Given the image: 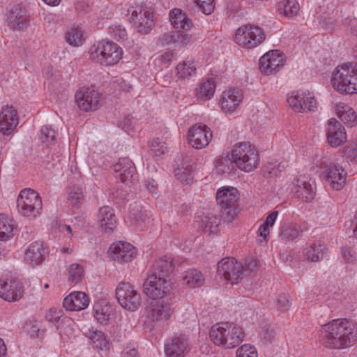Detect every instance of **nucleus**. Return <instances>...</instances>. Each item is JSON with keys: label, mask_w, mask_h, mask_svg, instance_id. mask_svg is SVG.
<instances>
[{"label": "nucleus", "mask_w": 357, "mask_h": 357, "mask_svg": "<svg viewBox=\"0 0 357 357\" xmlns=\"http://www.w3.org/2000/svg\"><path fill=\"white\" fill-rule=\"evenodd\" d=\"M320 335L326 347L342 349L354 342L356 337V324L348 319H335L322 325Z\"/></svg>", "instance_id": "f257e3e1"}, {"label": "nucleus", "mask_w": 357, "mask_h": 357, "mask_svg": "<svg viewBox=\"0 0 357 357\" xmlns=\"http://www.w3.org/2000/svg\"><path fill=\"white\" fill-rule=\"evenodd\" d=\"M209 337L215 346L223 349H233L244 341L245 333L240 325L225 321L211 326Z\"/></svg>", "instance_id": "f03ea898"}, {"label": "nucleus", "mask_w": 357, "mask_h": 357, "mask_svg": "<svg viewBox=\"0 0 357 357\" xmlns=\"http://www.w3.org/2000/svg\"><path fill=\"white\" fill-rule=\"evenodd\" d=\"M332 89L340 95L357 94V64L345 63L337 65L330 77Z\"/></svg>", "instance_id": "7ed1b4c3"}, {"label": "nucleus", "mask_w": 357, "mask_h": 357, "mask_svg": "<svg viewBox=\"0 0 357 357\" xmlns=\"http://www.w3.org/2000/svg\"><path fill=\"white\" fill-rule=\"evenodd\" d=\"M230 160L240 171L249 173L255 170L260 163L257 148L250 142H242L233 146Z\"/></svg>", "instance_id": "20e7f679"}, {"label": "nucleus", "mask_w": 357, "mask_h": 357, "mask_svg": "<svg viewBox=\"0 0 357 357\" xmlns=\"http://www.w3.org/2000/svg\"><path fill=\"white\" fill-rule=\"evenodd\" d=\"M123 49L114 42L102 40L89 49V56L93 62L102 66H113L123 57Z\"/></svg>", "instance_id": "39448f33"}, {"label": "nucleus", "mask_w": 357, "mask_h": 357, "mask_svg": "<svg viewBox=\"0 0 357 357\" xmlns=\"http://www.w3.org/2000/svg\"><path fill=\"white\" fill-rule=\"evenodd\" d=\"M18 213L28 220L38 218L43 211V202L40 195L31 188L20 191L17 199Z\"/></svg>", "instance_id": "423d86ee"}, {"label": "nucleus", "mask_w": 357, "mask_h": 357, "mask_svg": "<svg viewBox=\"0 0 357 357\" xmlns=\"http://www.w3.org/2000/svg\"><path fill=\"white\" fill-rule=\"evenodd\" d=\"M234 43L245 50H252L261 45L266 33L259 26L246 24L239 26L233 36Z\"/></svg>", "instance_id": "0eeeda50"}, {"label": "nucleus", "mask_w": 357, "mask_h": 357, "mask_svg": "<svg viewBox=\"0 0 357 357\" xmlns=\"http://www.w3.org/2000/svg\"><path fill=\"white\" fill-rule=\"evenodd\" d=\"M171 286L168 280L156 273H152L144 280L142 291L149 298L153 300H165L170 291Z\"/></svg>", "instance_id": "6e6552de"}, {"label": "nucleus", "mask_w": 357, "mask_h": 357, "mask_svg": "<svg viewBox=\"0 0 357 357\" xmlns=\"http://www.w3.org/2000/svg\"><path fill=\"white\" fill-rule=\"evenodd\" d=\"M129 21L136 30L142 34H147L153 29L155 20L151 8L143 6H132L128 10Z\"/></svg>", "instance_id": "1a4fd4ad"}, {"label": "nucleus", "mask_w": 357, "mask_h": 357, "mask_svg": "<svg viewBox=\"0 0 357 357\" xmlns=\"http://www.w3.org/2000/svg\"><path fill=\"white\" fill-rule=\"evenodd\" d=\"M217 273L220 280L227 284L235 285L243 280L244 268L234 258H225L218 262Z\"/></svg>", "instance_id": "9d476101"}, {"label": "nucleus", "mask_w": 357, "mask_h": 357, "mask_svg": "<svg viewBox=\"0 0 357 357\" xmlns=\"http://www.w3.org/2000/svg\"><path fill=\"white\" fill-rule=\"evenodd\" d=\"M174 308L169 299L153 300L144 307L145 322L152 324L167 321Z\"/></svg>", "instance_id": "9b49d317"}, {"label": "nucleus", "mask_w": 357, "mask_h": 357, "mask_svg": "<svg viewBox=\"0 0 357 357\" xmlns=\"http://www.w3.org/2000/svg\"><path fill=\"white\" fill-rule=\"evenodd\" d=\"M75 102L82 112H94L103 105L104 97L98 90L83 87L75 93Z\"/></svg>", "instance_id": "f8f14e48"}, {"label": "nucleus", "mask_w": 357, "mask_h": 357, "mask_svg": "<svg viewBox=\"0 0 357 357\" xmlns=\"http://www.w3.org/2000/svg\"><path fill=\"white\" fill-rule=\"evenodd\" d=\"M116 297L119 305L125 310L135 312L142 304V296L129 282H121L116 288Z\"/></svg>", "instance_id": "ddd939ff"}, {"label": "nucleus", "mask_w": 357, "mask_h": 357, "mask_svg": "<svg viewBox=\"0 0 357 357\" xmlns=\"http://www.w3.org/2000/svg\"><path fill=\"white\" fill-rule=\"evenodd\" d=\"M287 106L295 112L314 111L317 102L312 92L307 90L293 91L287 94Z\"/></svg>", "instance_id": "4468645a"}, {"label": "nucleus", "mask_w": 357, "mask_h": 357, "mask_svg": "<svg viewBox=\"0 0 357 357\" xmlns=\"http://www.w3.org/2000/svg\"><path fill=\"white\" fill-rule=\"evenodd\" d=\"M287 56L279 50H271L263 54L259 61L260 71L266 75H275L285 66Z\"/></svg>", "instance_id": "2eb2a0df"}, {"label": "nucleus", "mask_w": 357, "mask_h": 357, "mask_svg": "<svg viewBox=\"0 0 357 357\" xmlns=\"http://www.w3.org/2000/svg\"><path fill=\"white\" fill-rule=\"evenodd\" d=\"M315 186L309 176L302 174L295 177L289 183L288 190L296 198L305 202H311L315 196Z\"/></svg>", "instance_id": "dca6fc26"}, {"label": "nucleus", "mask_w": 357, "mask_h": 357, "mask_svg": "<svg viewBox=\"0 0 357 357\" xmlns=\"http://www.w3.org/2000/svg\"><path fill=\"white\" fill-rule=\"evenodd\" d=\"M243 100V90L236 87H231L222 92L219 100V106L224 114L232 115L240 108Z\"/></svg>", "instance_id": "f3484780"}, {"label": "nucleus", "mask_w": 357, "mask_h": 357, "mask_svg": "<svg viewBox=\"0 0 357 357\" xmlns=\"http://www.w3.org/2000/svg\"><path fill=\"white\" fill-rule=\"evenodd\" d=\"M23 284L15 277L0 278V298L7 302L20 301L24 295Z\"/></svg>", "instance_id": "a211bd4d"}, {"label": "nucleus", "mask_w": 357, "mask_h": 357, "mask_svg": "<svg viewBox=\"0 0 357 357\" xmlns=\"http://www.w3.org/2000/svg\"><path fill=\"white\" fill-rule=\"evenodd\" d=\"M213 138L211 128L204 123H197L188 131V144L194 149H202L208 145Z\"/></svg>", "instance_id": "6ab92c4d"}, {"label": "nucleus", "mask_w": 357, "mask_h": 357, "mask_svg": "<svg viewBox=\"0 0 357 357\" xmlns=\"http://www.w3.org/2000/svg\"><path fill=\"white\" fill-rule=\"evenodd\" d=\"M110 258L117 263H128L137 255V249L130 243L124 241L114 242L109 248Z\"/></svg>", "instance_id": "aec40b11"}, {"label": "nucleus", "mask_w": 357, "mask_h": 357, "mask_svg": "<svg viewBox=\"0 0 357 357\" xmlns=\"http://www.w3.org/2000/svg\"><path fill=\"white\" fill-rule=\"evenodd\" d=\"M190 348V340L185 335H176L167 340L165 354L167 357H185Z\"/></svg>", "instance_id": "412c9836"}, {"label": "nucleus", "mask_w": 357, "mask_h": 357, "mask_svg": "<svg viewBox=\"0 0 357 357\" xmlns=\"http://www.w3.org/2000/svg\"><path fill=\"white\" fill-rule=\"evenodd\" d=\"M324 176L327 184L333 190L342 189L346 183L347 172L338 162H332L326 167Z\"/></svg>", "instance_id": "4be33fe9"}, {"label": "nucleus", "mask_w": 357, "mask_h": 357, "mask_svg": "<svg viewBox=\"0 0 357 357\" xmlns=\"http://www.w3.org/2000/svg\"><path fill=\"white\" fill-rule=\"evenodd\" d=\"M19 123L17 109L11 105L2 107L0 111V132L8 136L14 132Z\"/></svg>", "instance_id": "5701e85b"}, {"label": "nucleus", "mask_w": 357, "mask_h": 357, "mask_svg": "<svg viewBox=\"0 0 357 357\" xmlns=\"http://www.w3.org/2000/svg\"><path fill=\"white\" fill-rule=\"evenodd\" d=\"M326 134L327 142L332 147L340 146L347 139L344 127L335 118H331L328 121Z\"/></svg>", "instance_id": "b1692460"}, {"label": "nucleus", "mask_w": 357, "mask_h": 357, "mask_svg": "<svg viewBox=\"0 0 357 357\" xmlns=\"http://www.w3.org/2000/svg\"><path fill=\"white\" fill-rule=\"evenodd\" d=\"M98 223L101 231L112 234L117 227L118 221L114 209L108 206L100 208L97 215Z\"/></svg>", "instance_id": "393cba45"}, {"label": "nucleus", "mask_w": 357, "mask_h": 357, "mask_svg": "<svg viewBox=\"0 0 357 357\" xmlns=\"http://www.w3.org/2000/svg\"><path fill=\"white\" fill-rule=\"evenodd\" d=\"M114 176L123 183L128 184L132 182L135 167L132 162L128 158H120L113 165Z\"/></svg>", "instance_id": "a878e982"}, {"label": "nucleus", "mask_w": 357, "mask_h": 357, "mask_svg": "<svg viewBox=\"0 0 357 357\" xmlns=\"http://www.w3.org/2000/svg\"><path fill=\"white\" fill-rule=\"evenodd\" d=\"M48 254V250L41 241L31 243L24 253V261L31 266L40 264Z\"/></svg>", "instance_id": "bb28decb"}, {"label": "nucleus", "mask_w": 357, "mask_h": 357, "mask_svg": "<svg viewBox=\"0 0 357 357\" xmlns=\"http://www.w3.org/2000/svg\"><path fill=\"white\" fill-rule=\"evenodd\" d=\"M90 303L89 296L83 291H73L66 296L63 301V307L68 311H81Z\"/></svg>", "instance_id": "cd10ccee"}, {"label": "nucleus", "mask_w": 357, "mask_h": 357, "mask_svg": "<svg viewBox=\"0 0 357 357\" xmlns=\"http://www.w3.org/2000/svg\"><path fill=\"white\" fill-rule=\"evenodd\" d=\"M215 89L216 82L214 78H202L197 83L194 94L199 101H208L213 98Z\"/></svg>", "instance_id": "c85d7f7f"}, {"label": "nucleus", "mask_w": 357, "mask_h": 357, "mask_svg": "<svg viewBox=\"0 0 357 357\" xmlns=\"http://www.w3.org/2000/svg\"><path fill=\"white\" fill-rule=\"evenodd\" d=\"M333 110L337 117L347 126L353 127L356 124V113L348 103L337 102L334 104Z\"/></svg>", "instance_id": "c756f323"}, {"label": "nucleus", "mask_w": 357, "mask_h": 357, "mask_svg": "<svg viewBox=\"0 0 357 357\" xmlns=\"http://www.w3.org/2000/svg\"><path fill=\"white\" fill-rule=\"evenodd\" d=\"M6 22L13 29L21 31L27 27L29 18L24 9L14 6L6 14Z\"/></svg>", "instance_id": "7c9ffc66"}, {"label": "nucleus", "mask_w": 357, "mask_h": 357, "mask_svg": "<svg viewBox=\"0 0 357 357\" xmlns=\"http://www.w3.org/2000/svg\"><path fill=\"white\" fill-rule=\"evenodd\" d=\"M238 199L239 192L234 187L224 186L217 191L216 200L221 208L236 205Z\"/></svg>", "instance_id": "2f4dec72"}, {"label": "nucleus", "mask_w": 357, "mask_h": 357, "mask_svg": "<svg viewBox=\"0 0 357 357\" xmlns=\"http://www.w3.org/2000/svg\"><path fill=\"white\" fill-rule=\"evenodd\" d=\"M327 252V246L321 242L307 244L302 250L305 259L312 262H319L323 260Z\"/></svg>", "instance_id": "473e14b6"}, {"label": "nucleus", "mask_w": 357, "mask_h": 357, "mask_svg": "<svg viewBox=\"0 0 357 357\" xmlns=\"http://www.w3.org/2000/svg\"><path fill=\"white\" fill-rule=\"evenodd\" d=\"M17 231L15 220L11 216L0 213V241H7L13 238Z\"/></svg>", "instance_id": "72a5a7b5"}, {"label": "nucleus", "mask_w": 357, "mask_h": 357, "mask_svg": "<svg viewBox=\"0 0 357 357\" xmlns=\"http://www.w3.org/2000/svg\"><path fill=\"white\" fill-rule=\"evenodd\" d=\"M169 21L172 26L178 30L189 31L192 26V20L180 8H174L169 13Z\"/></svg>", "instance_id": "f704fd0d"}, {"label": "nucleus", "mask_w": 357, "mask_h": 357, "mask_svg": "<svg viewBox=\"0 0 357 357\" xmlns=\"http://www.w3.org/2000/svg\"><path fill=\"white\" fill-rule=\"evenodd\" d=\"M181 282L188 288H199L204 285L205 278L200 271L190 268L182 273Z\"/></svg>", "instance_id": "c9c22d12"}, {"label": "nucleus", "mask_w": 357, "mask_h": 357, "mask_svg": "<svg viewBox=\"0 0 357 357\" xmlns=\"http://www.w3.org/2000/svg\"><path fill=\"white\" fill-rule=\"evenodd\" d=\"M278 211H273L266 218L264 222L259 227L257 234L258 241L261 244H266L269 239L270 229L272 228L278 218Z\"/></svg>", "instance_id": "e433bc0d"}, {"label": "nucleus", "mask_w": 357, "mask_h": 357, "mask_svg": "<svg viewBox=\"0 0 357 357\" xmlns=\"http://www.w3.org/2000/svg\"><path fill=\"white\" fill-rule=\"evenodd\" d=\"M199 227L208 235L217 234L220 231V220L213 214L199 217Z\"/></svg>", "instance_id": "4c0bfd02"}, {"label": "nucleus", "mask_w": 357, "mask_h": 357, "mask_svg": "<svg viewBox=\"0 0 357 357\" xmlns=\"http://www.w3.org/2000/svg\"><path fill=\"white\" fill-rule=\"evenodd\" d=\"M152 223L150 212L139 211L132 214L130 218V224L136 230H144L148 229Z\"/></svg>", "instance_id": "58836bf2"}, {"label": "nucleus", "mask_w": 357, "mask_h": 357, "mask_svg": "<svg viewBox=\"0 0 357 357\" xmlns=\"http://www.w3.org/2000/svg\"><path fill=\"white\" fill-rule=\"evenodd\" d=\"M197 67V62L193 59L183 61L176 67V75L179 79H188L196 75Z\"/></svg>", "instance_id": "ea45409f"}, {"label": "nucleus", "mask_w": 357, "mask_h": 357, "mask_svg": "<svg viewBox=\"0 0 357 357\" xmlns=\"http://www.w3.org/2000/svg\"><path fill=\"white\" fill-rule=\"evenodd\" d=\"M93 348L98 350H107L109 348V341L103 332L91 328L86 333Z\"/></svg>", "instance_id": "a19ab883"}, {"label": "nucleus", "mask_w": 357, "mask_h": 357, "mask_svg": "<svg viewBox=\"0 0 357 357\" xmlns=\"http://www.w3.org/2000/svg\"><path fill=\"white\" fill-rule=\"evenodd\" d=\"M276 8L280 15L292 17L298 13L300 6L296 0H280L278 2Z\"/></svg>", "instance_id": "79ce46f5"}, {"label": "nucleus", "mask_w": 357, "mask_h": 357, "mask_svg": "<svg viewBox=\"0 0 357 357\" xmlns=\"http://www.w3.org/2000/svg\"><path fill=\"white\" fill-rule=\"evenodd\" d=\"M65 39L70 45L73 47L82 45L85 40L82 30L78 26L69 29L66 33Z\"/></svg>", "instance_id": "37998d69"}, {"label": "nucleus", "mask_w": 357, "mask_h": 357, "mask_svg": "<svg viewBox=\"0 0 357 357\" xmlns=\"http://www.w3.org/2000/svg\"><path fill=\"white\" fill-rule=\"evenodd\" d=\"M153 273L164 276L167 279L168 275L173 268V261L170 257H163L155 261Z\"/></svg>", "instance_id": "c03bdc74"}, {"label": "nucleus", "mask_w": 357, "mask_h": 357, "mask_svg": "<svg viewBox=\"0 0 357 357\" xmlns=\"http://www.w3.org/2000/svg\"><path fill=\"white\" fill-rule=\"evenodd\" d=\"M84 195L81 188L70 186L68 190L67 202L72 208L78 206L83 201Z\"/></svg>", "instance_id": "a18cd8bd"}, {"label": "nucleus", "mask_w": 357, "mask_h": 357, "mask_svg": "<svg viewBox=\"0 0 357 357\" xmlns=\"http://www.w3.org/2000/svg\"><path fill=\"white\" fill-rule=\"evenodd\" d=\"M84 273V269L81 264H72L67 269L68 280L70 283L77 284L82 280Z\"/></svg>", "instance_id": "49530a36"}, {"label": "nucleus", "mask_w": 357, "mask_h": 357, "mask_svg": "<svg viewBox=\"0 0 357 357\" xmlns=\"http://www.w3.org/2000/svg\"><path fill=\"white\" fill-rule=\"evenodd\" d=\"M110 307L107 305L96 303L93 305V315L97 321L100 324H106L109 318Z\"/></svg>", "instance_id": "de8ad7c7"}, {"label": "nucleus", "mask_w": 357, "mask_h": 357, "mask_svg": "<svg viewBox=\"0 0 357 357\" xmlns=\"http://www.w3.org/2000/svg\"><path fill=\"white\" fill-rule=\"evenodd\" d=\"M258 351L255 346L245 343L237 348L235 357H258Z\"/></svg>", "instance_id": "09e8293b"}, {"label": "nucleus", "mask_w": 357, "mask_h": 357, "mask_svg": "<svg viewBox=\"0 0 357 357\" xmlns=\"http://www.w3.org/2000/svg\"><path fill=\"white\" fill-rule=\"evenodd\" d=\"M56 132L49 126H43L40 132V139L47 146L53 144L56 140Z\"/></svg>", "instance_id": "8fccbe9b"}, {"label": "nucleus", "mask_w": 357, "mask_h": 357, "mask_svg": "<svg viewBox=\"0 0 357 357\" xmlns=\"http://www.w3.org/2000/svg\"><path fill=\"white\" fill-rule=\"evenodd\" d=\"M300 232L298 227L292 225H286L281 229L280 236L283 241H291L298 238Z\"/></svg>", "instance_id": "3c124183"}, {"label": "nucleus", "mask_w": 357, "mask_h": 357, "mask_svg": "<svg viewBox=\"0 0 357 357\" xmlns=\"http://www.w3.org/2000/svg\"><path fill=\"white\" fill-rule=\"evenodd\" d=\"M108 33L114 39L120 41L127 38L128 33L126 28L119 24H114L109 27Z\"/></svg>", "instance_id": "603ef678"}, {"label": "nucleus", "mask_w": 357, "mask_h": 357, "mask_svg": "<svg viewBox=\"0 0 357 357\" xmlns=\"http://www.w3.org/2000/svg\"><path fill=\"white\" fill-rule=\"evenodd\" d=\"M174 57V53L173 51L165 52L155 58V65L158 66L160 69L167 68L172 61Z\"/></svg>", "instance_id": "864d4df0"}, {"label": "nucleus", "mask_w": 357, "mask_h": 357, "mask_svg": "<svg viewBox=\"0 0 357 357\" xmlns=\"http://www.w3.org/2000/svg\"><path fill=\"white\" fill-rule=\"evenodd\" d=\"M341 257L345 264L353 265L357 263V254L351 246L344 245L341 248Z\"/></svg>", "instance_id": "5fc2aeb1"}, {"label": "nucleus", "mask_w": 357, "mask_h": 357, "mask_svg": "<svg viewBox=\"0 0 357 357\" xmlns=\"http://www.w3.org/2000/svg\"><path fill=\"white\" fill-rule=\"evenodd\" d=\"M166 143L158 138L153 139L149 142L150 153L155 156H160L167 151Z\"/></svg>", "instance_id": "6e6d98bb"}, {"label": "nucleus", "mask_w": 357, "mask_h": 357, "mask_svg": "<svg viewBox=\"0 0 357 357\" xmlns=\"http://www.w3.org/2000/svg\"><path fill=\"white\" fill-rule=\"evenodd\" d=\"M179 35L178 33L172 31L162 34L158 38V43L162 46H166L169 45H174L176 47L177 43H178Z\"/></svg>", "instance_id": "4d7b16f0"}, {"label": "nucleus", "mask_w": 357, "mask_h": 357, "mask_svg": "<svg viewBox=\"0 0 357 357\" xmlns=\"http://www.w3.org/2000/svg\"><path fill=\"white\" fill-rule=\"evenodd\" d=\"M63 317V311L60 308L52 307L50 308L45 314V319L51 322L57 327L59 325V321L61 318Z\"/></svg>", "instance_id": "13d9d810"}, {"label": "nucleus", "mask_w": 357, "mask_h": 357, "mask_svg": "<svg viewBox=\"0 0 357 357\" xmlns=\"http://www.w3.org/2000/svg\"><path fill=\"white\" fill-rule=\"evenodd\" d=\"M193 2L206 15H210L215 8L214 0H193Z\"/></svg>", "instance_id": "bf43d9fd"}, {"label": "nucleus", "mask_w": 357, "mask_h": 357, "mask_svg": "<svg viewBox=\"0 0 357 357\" xmlns=\"http://www.w3.org/2000/svg\"><path fill=\"white\" fill-rule=\"evenodd\" d=\"M276 305L280 312L287 311L291 306L289 296L285 294H280L277 298Z\"/></svg>", "instance_id": "052dcab7"}, {"label": "nucleus", "mask_w": 357, "mask_h": 357, "mask_svg": "<svg viewBox=\"0 0 357 357\" xmlns=\"http://www.w3.org/2000/svg\"><path fill=\"white\" fill-rule=\"evenodd\" d=\"M225 222H231L237 216L238 210L236 205L228 208H221Z\"/></svg>", "instance_id": "680f3d73"}, {"label": "nucleus", "mask_w": 357, "mask_h": 357, "mask_svg": "<svg viewBox=\"0 0 357 357\" xmlns=\"http://www.w3.org/2000/svg\"><path fill=\"white\" fill-rule=\"evenodd\" d=\"M61 321L63 326H57V328L60 331V333H63L66 335H72L74 331L75 323L66 317H63Z\"/></svg>", "instance_id": "e2e57ef3"}, {"label": "nucleus", "mask_w": 357, "mask_h": 357, "mask_svg": "<svg viewBox=\"0 0 357 357\" xmlns=\"http://www.w3.org/2000/svg\"><path fill=\"white\" fill-rule=\"evenodd\" d=\"M24 331L31 337H38L39 332V324L36 320L26 321L24 326Z\"/></svg>", "instance_id": "0e129e2a"}, {"label": "nucleus", "mask_w": 357, "mask_h": 357, "mask_svg": "<svg viewBox=\"0 0 357 357\" xmlns=\"http://www.w3.org/2000/svg\"><path fill=\"white\" fill-rule=\"evenodd\" d=\"M346 158L351 162H357V144L351 143L347 146L345 149Z\"/></svg>", "instance_id": "69168bd1"}, {"label": "nucleus", "mask_w": 357, "mask_h": 357, "mask_svg": "<svg viewBox=\"0 0 357 357\" xmlns=\"http://www.w3.org/2000/svg\"><path fill=\"white\" fill-rule=\"evenodd\" d=\"M176 176L181 182L190 183L192 180L191 173L187 169H178L176 173Z\"/></svg>", "instance_id": "338daca9"}, {"label": "nucleus", "mask_w": 357, "mask_h": 357, "mask_svg": "<svg viewBox=\"0 0 357 357\" xmlns=\"http://www.w3.org/2000/svg\"><path fill=\"white\" fill-rule=\"evenodd\" d=\"M122 357H139V356L134 347L127 346L122 352Z\"/></svg>", "instance_id": "774afa93"}]
</instances>
